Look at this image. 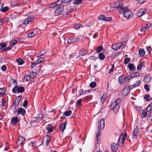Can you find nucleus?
Masks as SVG:
<instances>
[{
	"instance_id": "nucleus-1",
	"label": "nucleus",
	"mask_w": 152,
	"mask_h": 152,
	"mask_svg": "<svg viewBox=\"0 0 152 152\" xmlns=\"http://www.w3.org/2000/svg\"><path fill=\"white\" fill-rule=\"evenodd\" d=\"M119 12L120 14H123L124 17L127 19L130 18L133 16V12L126 7L120 8Z\"/></svg>"
},
{
	"instance_id": "nucleus-2",
	"label": "nucleus",
	"mask_w": 152,
	"mask_h": 152,
	"mask_svg": "<svg viewBox=\"0 0 152 152\" xmlns=\"http://www.w3.org/2000/svg\"><path fill=\"white\" fill-rule=\"evenodd\" d=\"M121 101V99L120 98L117 99L115 102L112 103L110 105V109L113 110L115 113H116L119 110L120 107L119 104Z\"/></svg>"
},
{
	"instance_id": "nucleus-3",
	"label": "nucleus",
	"mask_w": 152,
	"mask_h": 152,
	"mask_svg": "<svg viewBox=\"0 0 152 152\" xmlns=\"http://www.w3.org/2000/svg\"><path fill=\"white\" fill-rule=\"evenodd\" d=\"M25 90V88L23 87H18L17 85L12 89V91L14 93H22Z\"/></svg>"
},
{
	"instance_id": "nucleus-4",
	"label": "nucleus",
	"mask_w": 152,
	"mask_h": 152,
	"mask_svg": "<svg viewBox=\"0 0 152 152\" xmlns=\"http://www.w3.org/2000/svg\"><path fill=\"white\" fill-rule=\"evenodd\" d=\"M34 17L33 15L30 16L26 18L24 21H22V24L26 25L29 24L33 20Z\"/></svg>"
},
{
	"instance_id": "nucleus-5",
	"label": "nucleus",
	"mask_w": 152,
	"mask_h": 152,
	"mask_svg": "<svg viewBox=\"0 0 152 152\" xmlns=\"http://www.w3.org/2000/svg\"><path fill=\"white\" fill-rule=\"evenodd\" d=\"M126 137V134L125 133L124 135L121 134L118 140V144L119 145L122 146Z\"/></svg>"
},
{
	"instance_id": "nucleus-6",
	"label": "nucleus",
	"mask_w": 152,
	"mask_h": 152,
	"mask_svg": "<svg viewBox=\"0 0 152 152\" xmlns=\"http://www.w3.org/2000/svg\"><path fill=\"white\" fill-rule=\"evenodd\" d=\"M123 4L120 1H117L113 2L112 4V7L113 8H117L119 11V10L122 7H123Z\"/></svg>"
},
{
	"instance_id": "nucleus-7",
	"label": "nucleus",
	"mask_w": 152,
	"mask_h": 152,
	"mask_svg": "<svg viewBox=\"0 0 152 152\" xmlns=\"http://www.w3.org/2000/svg\"><path fill=\"white\" fill-rule=\"evenodd\" d=\"M139 127L137 126L136 128L134 129L133 132L132 139H135L137 138L138 135L139 134Z\"/></svg>"
},
{
	"instance_id": "nucleus-8",
	"label": "nucleus",
	"mask_w": 152,
	"mask_h": 152,
	"mask_svg": "<svg viewBox=\"0 0 152 152\" xmlns=\"http://www.w3.org/2000/svg\"><path fill=\"white\" fill-rule=\"evenodd\" d=\"M80 40H81V39L79 37L76 38H70L68 39L67 42L68 43H73L78 41Z\"/></svg>"
},
{
	"instance_id": "nucleus-9",
	"label": "nucleus",
	"mask_w": 152,
	"mask_h": 152,
	"mask_svg": "<svg viewBox=\"0 0 152 152\" xmlns=\"http://www.w3.org/2000/svg\"><path fill=\"white\" fill-rule=\"evenodd\" d=\"M56 9L55 11V14L56 15H61L63 12L64 9L62 7H56Z\"/></svg>"
},
{
	"instance_id": "nucleus-10",
	"label": "nucleus",
	"mask_w": 152,
	"mask_h": 152,
	"mask_svg": "<svg viewBox=\"0 0 152 152\" xmlns=\"http://www.w3.org/2000/svg\"><path fill=\"white\" fill-rule=\"evenodd\" d=\"M126 77L123 75H121L119 77L118 82L121 84H123L126 82Z\"/></svg>"
},
{
	"instance_id": "nucleus-11",
	"label": "nucleus",
	"mask_w": 152,
	"mask_h": 152,
	"mask_svg": "<svg viewBox=\"0 0 152 152\" xmlns=\"http://www.w3.org/2000/svg\"><path fill=\"white\" fill-rule=\"evenodd\" d=\"M50 137L49 136H45L44 137L42 141V143H45V145H47L50 141Z\"/></svg>"
},
{
	"instance_id": "nucleus-12",
	"label": "nucleus",
	"mask_w": 152,
	"mask_h": 152,
	"mask_svg": "<svg viewBox=\"0 0 152 152\" xmlns=\"http://www.w3.org/2000/svg\"><path fill=\"white\" fill-rule=\"evenodd\" d=\"M104 126V121L103 119L101 120L98 122V129H103Z\"/></svg>"
},
{
	"instance_id": "nucleus-13",
	"label": "nucleus",
	"mask_w": 152,
	"mask_h": 152,
	"mask_svg": "<svg viewBox=\"0 0 152 152\" xmlns=\"http://www.w3.org/2000/svg\"><path fill=\"white\" fill-rule=\"evenodd\" d=\"M16 111L17 112L18 114H21L23 116H24L26 113L25 110L21 107H19Z\"/></svg>"
},
{
	"instance_id": "nucleus-14",
	"label": "nucleus",
	"mask_w": 152,
	"mask_h": 152,
	"mask_svg": "<svg viewBox=\"0 0 152 152\" xmlns=\"http://www.w3.org/2000/svg\"><path fill=\"white\" fill-rule=\"evenodd\" d=\"M37 34V30L34 29L30 31L28 34V37H32L36 36Z\"/></svg>"
},
{
	"instance_id": "nucleus-15",
	"label": "nucleus",
	"mask_w": 152,
	"mask_h": 152,
	"mask_svg": "<svg viewBox=\"0 0 152 152\" xmlns=\"http://www.w3.org/2000/svg\"><path fill=\"white\" fill-rule=\"evenodd\" d=\"M99 18L100 20H102L108 21H111L112 20L111 17H106L104 15L99 16Z\"/></svg>"
},
{
	"instance_id": "nucleus-16",
	"label": "nucleus",
	"mask_w": 152,
	"mask_h": 152,
	"mask_svg": "<svg viewBox=\"0 0 152 152\" xmlns=\"http://www.w3.org/2000/svg\"><path fill=\"white\" fill-rule=\"evenodd\" d=\"M146 12L145 10L141 9L137 13V16L138 17H140L145 14Z\"/></svg>"
},
{
	"instance_id": "nucleus-17",
	"label": "nucleus",
	"mask_w": 152,
	"mask_h": 152,
	"mask_svg": "<svg viewBox=\"0 0 152 152\" xmlns=\"http://www.w3.org/2000/svg\"><path fill=\"white\" fill-rule=\"evenodd\" d=\"M130 87L129 86H126L123 91V93L124 95H127L129 92L130 89Z\"/></svg>"
},
{
	"instance_id": "nucleus-18",
	"label": "nucleus",
	"mask_w": 152,
	"mask_h": 152,
	"mask_svg": "<svg viewBox=\"0 0 152 152\" xmlns=\"http://www.w3.org/2000/svg\"><path fill=\"white\" fill-rule=\"evenodd\" d=\"M25 140V139L24 137H18L17 143L18 144L21 145L24 142Z\"/></svg>"
},
{
	"instance_id": "nucleus-19",
	"label": "nucleus",
	"mask_w": 152,
	"mask_h": 152,
	"mask_svg": "<svg viewBox=\"0 0 152 152\" xmlns=\"http://www.w3.org/2000/svg\"><path fill=\"white\" fill-rule=\"evenodd\" d=\"M66 124V121L65 122L62 123L60 125V130L62 132H63L64 131L65 129Z\"/></svg>"
},
{
	"instance_id": "nucleus-20",
	"label": "nucleus",
	"mask_w": 152,
	"mask_h": 152,
	"mask_svg": "<svg viewBox=\"0 0 152 152\" xmlns=\"http://www.w3.org/2000/svg\"><path fill=\"white\" fill-rule=\"evenodd\" d=\"M111 147L112 151L114 152L116 151L118 149L117 145L115 143H112L111 145Z\"/></svg>"
},
{
	"instance_id": "nucleus-21",
	"label": "nucleus",
	"mask_w": 152,
	"mask_h": 152,
	"mask_svg": "<svg viewBox=\"0 0 152 152\" xmlns=\"http://www.w3.org/2000/svg\"><path fill=\"white\" fill-rule=\"evenodd\" d=\"M19 104L16 103V102H14L13 103V104L12 106V109L14 110H15V111H14V112L15 113L16 111V110H17V109L18 107Z\"/></svg>"
},
{
	"instance_id": "nucleus-22",
	"label": "nucleus",
	"mask_w": 152,
	"mask_h": 152,
	"mask_svg": "<svg viewBox=\"0 0 152 152\" xmlns=\"http://www.w3.org/2000/svg\"><path fill=\"white\" fill-rule=\"evenodd\" d=\"M18 121V118L17 117H13L11 120V123L13 124H16Z\"/></svg>"
},
{
	"instance_id": "nucleus-23",
	"label": "nucleus",
	"mask_w": 152,
	"mask_h": 152,
	"mask_svg": "<svg viewBox=\"0 0 152 152\" xmlns=\"http://www.w3.org/2000/svg\"><path fill=\"white\" fill-rule=\"evenodd\" d=\"M118 46H119V49L121 48H123L126 45V43L125 42H121L120 43H118Z\"/></svg>"
},
{
	"instance_id": "nucleus-24",
	"label": "nucleus",
	"mask_w": 152,
	"mask_h": 152,
	"mask_svg": "<svg viewBox=\"0 0 152 152\" xmlns=\"http://www.w3.org/2000/svg\"><path fill=\"white\" fill-rule=\"evenodd\" d=\"M1 108L3 109L4 108V107H6L7 105V104L6 103V101L4 98L1 99Z\"/></svg>"
},
{
	"instance_id": "nucleus-25",
	"label": "nucleus",
	"mask_w": 152,
	"mask_h": 152,
	"mask_svg": "<svg viewBox=\"0 0 152 152\" xmlns=\"http://www.w3.org/2000/svg\"><path fill=\"white\" fill-rule=\"evenodd\" d=\"M145 51L143 49H140L139 51V54L141 56H143L145 54Z\"/></svg>"
},
{
	"instance_id": "nucleus-26",
	"label": "nucleus",
	"mask_w": 152,
	"mask_h": 152,
	"mask_svg": "<svg viewBox=\"0 0 152 152\" xmlns=\"http://www.w3.org/2000/svg\"><path fill=\"white\" fill-rule=\"evenodd\" d=\"M112 48L114 50H117L119 49L118 44H113L111 46Z\"/></svg>"
},
{
	"instance_id": "nucleus-27",
	"label": "nucleus",
	"mask_w": 152,
	"mask_h": 152,
	"mask_svg": "<svg viewBox=\"0 0 152 152\" xmlns=\"http://www.w3.org/2000/svg\"><path fill=\"white\" fill-rule=\"evenodd\" d=\"M107 97V95L106 94H104L101 98V101L102 103H103Z\"/></svg>"
},
{
	"instance_id": "nucleus-28",
	"label": "nucleus",
	"mask_w": 152,
	"mask_h": 152,
	"mask_svg": "<svg viewBox=\"0 0 152 152\" xmlns=\"http://www.w3.org/2000/svg\"><path fill=\"white\" fill-rule=\"evenodd\" d=\"M151 78L150 76H148L145 77L144 80L145 82L148 83L149 82L151 81Z\"/></svg>"
},
{
	"instance_id": "nucleus-29",
	"label": "nucleus",
	"mask_w": 152,
	"mask_h": 152,
	"mask_svg": "<svg viewBox=\"0 0 152 152\" xmlns=\"http://www.w3.org/2000/svg\"><path fill=\"white\" fill-rule=\"evenodd\" d=\"M52 126L51 124H50L47 126V129L48 130V132L51 133L53 131V129L52 128H50Z\"/></svg>"
},
{
	"instance_id": "nucleus-30",
	"label": "nucleus",
	"mask_w": 152,
	"mask_h": 152,
	"mask_svg": "<svg viewBox=\"0 0 152 152\" xmlns=\"http://www.w3.org/2000/svg\"><path fill=\"white\" fill-rule=\"evenodd\" d=\"M132 78L134 77H137L140 76V73L138 72H135L132 73Z\"/></svg>"
},
{
	"instance_id": "nucleus-31",
	"label": "nucleus",
	"mask_w": 152,
	"mask_h": 152,
	"mask_svg": "<svg viewBox=\"0 0 152 152\" xmlns=\"http://www.w3.org/2000/svg\"><path fill=\"white\" fill-rule=\"evenodd\" d=\"M72 112L71 110L66 111L63 113L64 115L66 116H68L72 114Z\"/></svg>"
},
{
	"instance_id": "nucleus-32",
	"label": "nucleus",
	"mask_w": 152,
	"mask_h": 152,
	"mask_svg": "<svg viewBox=\"0 0 152 152\" xmlns=\"http://www.w3.org/2000/svg\"><path fill=\"white\" fill-rule=\"evenodd\" d=\"M128 67L130 70H134L135 68L134 66V64L131 63L128 64Z\"/></svg>"
},
{
	"instance_id": "nucleus-33",
	"label": "nucleus",
	"mask_w": 152,
	"mask_h": 152,
	"mask_svg": "<svg viewBox=\"0 0 152 152\" xmlns=\"http://www.w3.org/2000/svg\"><path fill=\"white\" fill-rule=\"evenodd\" d=\"M21 97H22L21 95L19 96H18L16 98V99L15 101L14 102H16V103L19 104L20 102V101L21 100Z\"/></svg>"
},
{
	"instance_id": "nucleus-34",
	"label": "nucleus",
	"mask_w": 152,
	"mask_h": 152,
	"mask_svg": "<svg viewBox=\"0 0 152 152\" xmlns=\"http://www.w3.org/2000/svg\"><path fill=\"white\" fill-rule=\"evenodd\" d=\"M140 83V80H137L136 83L133 85H131L130 86L131 88H133L134 87L138 86Z\"/></svg>"
},
{
	"instance_id": "nucleus-35",
	"label": "nucleus",
	"mask_w": 152,
	"mask_h": 152,
	"mask_svg": "<svg viewBox=\"0 0 152 152\" xmlns=\"http://www.w3.org/2000/svg\"><path fill=\"white\" fill-rule=\"evenodd\" d=\"M37 72H33V71L31 72L30 74V76L31 78H33L35 77L37 75Z\"/></svg>"
},
{
	"instance_id": "nucleus-36",
	"label": "nucleus",
	"mask_w": 152,
	"mask_h": 152,
	"mask_svg": "<svg viewBox=\"0 0 152 152\" xmlns=\"http://www.w3.org/2000/svg\"><path fill=\"white\" fill-rule=\"evenodd\" d=\"M103 48V47L102 46H99L97 47L96 51L97 53H99L101 51Z\"/></svg>"
},
{
	"instance_id": "nucleus-37",
	"label": "nucleus",
	"mask_w": 152,
	"mask_h": 152,
	"mask_svg": "<svg viewBox=\"0 0 152 152\" xmlns=\"http://www.w3.org/2000/svg\"><path fill=\"white\" fill-rule=\"evenodd\" d=\"M6 90L4 88H0V95H4L5 93Z\"/></svg>"
},
{
	"instance_id": "nucleus-38",
	"label": "nucleus",
	"mask_w": 152,
	"mask_h": 152,
	"mask_svg": "<svg viewBox=\"0 0 152 152\" xmlns=\"http://www.w3.org/2000/svg\"><path fill=\"white\" fill-rule=\"evenodd\" d=\"M99 58L100 60H103L105 58V56L103 53H100L99 54Z\"/></svg>"
},
{
	"instance_id": "nucleus-39",
	"label": "nucleus",
	"mask_w": 152,
	"mask_h": 152,
	"mask_svg": "<svg viewBox=\"0 0 152 152\" xmlns=\"http://www.w3.org/2000/svg\"><path fill=\"white\" fill-rule=\"evenodd\" d=\"M55 2L56 3V4L57 6L59 7V6L62 3L64 2V1L63 0H57Z\"/></svg>"
},
{
	"instance_id": "nucleus-40",
	"label": "nucleus",
	"mask_w": 152,
	"mask_h": 152,
	"mask_svg": "<svg viewBox=\"0 0 152 152\" xmlns=\"http://www.w3.org/2000/svg\"><path fill=\"white\" fill-rule=\"evenodd\" d=\"M17 42V41L16 40H14L11 41L10 43V45L11 46H14L15 44Z\"/></svg>"
},
{
	"instance_id": "nucleus-41",
	"label": "nucleus",
	"mask_w": 152,
	"mask_h": 152,
	"mask_svg": "<svg viewBox=\"0 0 152 152\" xmlns=\"http://www.w3.org/2000/svg\"><path fill=\"white\" fill-rule=\"evenodd\" d=\"M45 60V58L43 57H40L36 61L37 63L39 64L41 62Z\"/></svg>"
},
{
	"instance_id": "nucleus-42",
	"label": "nucleus",
	"mask_w": 152,
	"mask_h": 152,
	"mask_svg": "<svg viewBox=\"0 0 152 152\" xmlns=\"http://www.w3.org/2000/svg\"><path fill=\"white\" fill-rule=\"evenodd\" d=\"M17 62H18L19 65H21L23 64V60L20 58H18L17 60Z\"/></svg>"
},
{
	"instance_id": "nucleus-43",
	"label": "nucleus",
	"mask_w": 152,
	"mask_h": 152,
	"mask_svg": "<svg viewBox=\"0 0 152 152\" xmlns=\"http://www.w3.org/2000/svg\"><path fill=\"white\" fill-rule=\"evenodd\" d=\"M37 64H38L37 63V61L35 62H32L31 64V69H33L34 68V67L36 66Z\"/></svg>"
},
{
	"instance_id": "nucleus-44",
	"label": "nucleus",
	"mask_w": 152,
	"mask_h": 152,
	"mask_svg": "<svg viewBox=\"0 0 152 152\" xmlns=\"http://www.w3.org/2000/svg\"><path fill=\"white\" fill-rule=\"evenodd\" d=\"M56 6H57L56 4V3L54 2L49 5V7L50 8H54Z\"/></svg>"
},
{
	"instance_id": "nucleus-45",
	"label": "nucleus",
	"mask_w": 152,
	"mask_h": 152,
	"mask_svg": "<svg viewBox=\"0 0 152 152\" xmlns=\"http://www.w3.org/2000/svg\"><path fill=\"white\" fill-rule=\"evenodd\" d=\"M150 97V95L149 94H146L145 96L144 97V98L147 101H149L150 100V99H149Z\"/></svg>"
},
{
	"instance_id": "nucleus-46",
	"label": "nucleus",
	"mask_w": 152,
	"mask_h": 152,
	"mask_svg": "<svg viewBox=\"0 0 152 152\" xmlns=\"http://www.w3.org/2000/svg\"><path fill=\"white\" fill-rule=\"evenodd\" d=\"M96 83L95 82L91 83L90 84V86L92 88H94L96 86Z\"/></svg>"
},
{
	"instance_id": "nucleus-47",
	"label": "nucleus",
	"mask_w": 152,
	"mask_h": 152,
	"mask_svg": "<svg viewBox=\"0 0 152 152\" xmlns=\"http://www.w3.org/2000/svg\"><path fill=\"white\" fill-rule=\"evenodd\" d=\"M8 9V7L7 6H5L4 7H3L1 9V11L2 12H6Z\"/></svg>"
},
{
	"instance_id": "nucleus-48",
	"label": "nucleus",
	"mask_w": 152,
	"mask_h": 152,
	"mask_svg": "<svg viewBox=\"0 0 152 152\" xmlns=\"http://www.w3.org/2000/svg\"><path fill=\"white\" fill-rule=\"evenodd\" d=\"M30 78H31V77L28 75H26L24 77V79L26 81H28Z\"/></svg>"
},
{
	"instance_id": "nucleus-49",
	"label": "nucleus",
	"mask_w": 152,
	"mask_h": 152,
	"mask_svg": "<svg viewBox=\"0 0 152 152\" xmlns=\"http://www.w3.org/2000/svg\"><path fill=\"white\" fill-rule=\"evenodd\" d=\"M28 101L27 100H25L23 103V106L24 107H26L28 105Z\"/></svg>"
},
{
	"instance_id": "nucleus-50",
	"label": "nucleus",
	"mask_w": 152,
	"mask_h": 152,
	"mask_svg": "<svg viewBox=\"0 0 152 152\" xmlns=\"http://www.w3.org/2000/svg\"><path fill=\"white\" fill-rule=\"evenodd\" d=\"M38 121V120H37L36 118H33L31 119L30 122L31 123V124H34V122H37Z\"/></svg>"
},
{
	"instance_id": "nucleus-51",
	"label": "nucleus",
	"mask_w": 152,
	"mask_h": 152,
	"mask_svg": "<svg viewBox=\"0 0 152 152\" xmlns=\"http://www.w3.org/2000/svg\"><path fill=\"white\" fill-rule=\"evenodd\" d=\"M82 0H75L74 1L73 3L74 4H77L82 2Z\"/></svg>"
},
{
	"instance_id": "nucleus-52",
	"label": "nucleus",
	"mask_w": 152,
	"mask_h": 152,
	"mask_svg": "<svg viewBox=\"0 0 152 152\" xmlns=\"http://www.w3.org/2000/svg\"><path fill=\"white\" fill-rule=\"evenodd\" d=\"M147 28H146V27L145 26H142L141 30L142 31L145 32L147 30Z\"/></svg>"
},
{
	"instance_id": "nucleus-53",
	"label": "nucleus",
	"mask_w": 152,
	"mask_h": 152,
	"mask_svg": "<svg viewBox=\"0 0 152 152\" xmlns=\"http://www.w3.org/2000/svg\"><path fill=\"white\" fill-rule=\"evenodd\" d=\"M81 26V24H76L74 26V28L76 29H78Z\"/></svg>"
},
{
	"instance_id": "nucleus-54",
	"label": "nucleus",
	"mask_w": 152,
	"mask_h": 152,
	"mask_svg": "<svg viewBox=\"0 0 152 152\" xmlns=\"http://www.w3.org/2000/svg\"><path fill=\"white\" fill-rule=\"evenodd\" d=\"M92 97V96H89L84 97L83 98L84 99V100H87L89 99H91Z\"/></svg>"
},
{
	"instance_id": "nucleus-55",
	"label": "nucleus",
	"mask_w": 152,
	"mask_h": 152,
	"mask_svg": "<svg viewBox=\"0 0 152 152\" xmlns=\"http://www.w3.org/2000/svg\"><path fill=\"white\" fill-rule=\"evenodd\" d=\"M0 46L2 48H5L7 46V45L5 43L2 42L0 43Z\"/></svg>"
},
{
	"instance_id": "nucleus-56",
	"label": "nucleus",
	"mask_w": 152,
	"mask_h": 152,
	"mask_svg": "<svg viewBox=\"0 0 152 152\" xmlns=\"http://www.w3.org/2000/svg\"><path fill=\"white\" fill-rule=\"evenodd\" d=\"M82 102V100L81 99H80L78 100L76 102V105L77 106H79L80 105L81 102Z\"/></svg>"
},
{
	"instance_id": "nucleus-57",
	"label": "nucleus",
	"mask_w": 152,
	"mask_h": 152,
	"mask_svg": "<svg viewBox=\"0 0 152 152\" xmlns=\"http://www.w3.org/2000/svg\"><path fill=\"white\" fill-rule=\"evenodd\" d=\"M145 89L147 91H148L150 90V89L149 88V86L147 84H145L144 86Z\"/></svg>"
},
{
	"instance_id": "nucleus-58",
	"label": "nucleus",
	"mask_w": 152,
	"mask_h": 152,
	"mask_svg": "<svg viewBox=\"0 0 152 152\" xmlns=\"http://www.w3.org/2000/svg\"><path fill=\"white\" fill-rule=\"evenodd\" d=\"M101 135V132L100 131V129H99V131L98 132V133H97L96 135V139H98V138H99V137L100 135Z\"/></svg>"
},
{
	"instance_id": "nucleus-59",
	"label": "nucleus",
	"mask_w": 152,
	"mask_h": 152,
	"mask_svg": "<svg viewBox=\"0 0 152 152\" xmlns=\"http://www.w3.org/2000/svg\"><path fill=\"white\" fill-rule=\"evenodd\" d=\"M151 108H152V107L150 106L149 104L148 105L146 108L147 111L148 112H150L152 110Z\"/></svg>"
},
{
	"instance_id": "nucleus-60",
	"label": "nucleus",
	"mask_w": 152,
	"mask_h": 152,
	"mask_svg": "<svg viewBox=\"0 0 152 152\" xmlns=\"http://www.w3.org/2000/svg\"><path fill=\"white\" fill-rule=\"evenodd\" d=\"M143 63L142 62L138 65L137 67V69L138 70H140L142 67Z\"/></svg>"
},
{
	"instance_id": "nucleus-61",
	"label": "nucleus",
	"mask_w": 152,
	"mask_h": 152,
	"mask_svg": "<svg viewBox=\"0 0 152 152\" xmlns=\"http://www.w3.org/2000/svg\"><path fill=\"white\" fill-rule=\"evenodd\" d=\"M130 61V59L129 58H126L124 61L125 62V64H127Z\"/></svg>"
},
{
	"instance_id": "nucleus-62",
	"label": "nucleus",
	"mask_w": 152,
	"mask_h": 152,
	"mask_svg": "<svg viewBox=\"0 0 152 152\" xmlns=\"http://www.w3.org/2000/svg\"><path fill=\"white\" fill-rule=\"evenodd\" d=\"M132 74H131L127 77H126V80L128 82L129 80V79L130 78H132Z\"/></svg>"
},
{
	"instance_id": "nucleus-63",
	"label": "nucleus",
	"mask_w": 152,
	"mask_h": 152,
	"mask_svg": "<svg viewBox=\"0 0 152 152\" xmlns=\"http://www.w3.org/2000/svg\"><path fill=\"white\" fill-rule=\"evenodd\" d=\"M38 118L39 120H41L44 118V115L42 114H40L39 115Z\"/></svg>"
},
{
	"instance_id": "nucleus-64",
	"label": "nucleus",
	"mask_w": 152,
	"mask_h": 152,
	"mask_svg": "<svg viewBox=\"0 0 152 152\" xmlns=\"http://www.w3.org/2000/svg\"><path fill=\"white\" fill-rule=\"evenodd\" d=\"M148 117L150 120H152V111L150 112L148 115Z\"/></svg>"
}]
</instances>
